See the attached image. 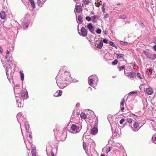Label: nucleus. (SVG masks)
<instances>
[{"instance_id":"1","label":"nucleus","mask_w":156,"mask_h":156,"mask_svg":"<svg viewBox=\"0 0 156 156\" xmlns=\"http://www.w3.org/2000/svg\"><path fill=\"white\" fill-rule=\"evenodd\" d=\"M62 68L60 69L55 78L58 86L61 89L69 85L73 80L69 72L66 69V67Z\"/></svg>"},{"instance_id":"2","label":"nucleus","mask_w":156,"mask_h":156,"mask_svg":"<svg viewBox=\"0 0 156 156\" xmlns=\"http://www.w3.org/2000/svg\"><path fill=\"white\" fill-rule=\"evenodd\" d=\"M16 97H18V98H17L16 101L17 104V105L18 107H22L23 105V102L24 99H26L28 98V95L27 91L26 90H24V91L21 93L20 95L19 96L15 95Z\"/></svg>"},{"instance_id":"3","label":"nucleus","mask_w":156,"mask_h":156,"mask_svg":"<svg viewBox=\"0 0 156 156\" xmlns=\"http://www.w3.org/2000/svg\"><path fill=\"white\" fill-rule=\"evenodd\" d=\"M5 57V62L4 61H2V62L3 66H4L6 67L5 70L8 79L9 80L10 79L9 78V74L8 73V72L9 71V69L11 67V66H9V63H11V61H12V57H11L9 58L7 56H6Z\"/></svg>"},{"instance_id":"4","label":"nucleus","mask_w":156,"mask_h":156,"mask_svg":"<svg viewBox=\"0 0 156 156\" xmlns=\"http://www.w3.org/2000/svg\"><path fill=\"white\" fill-rule=\"evenodd\" d=\"M98 81V78L96 75L90 76L88 78V83L90 86L94 88V86L97 85Z\"/></svg>"},{"instance_id":"5","label":"nucleus","mask_w":156,"mask_h":156,"mask_svg":"<svg viewBox=\"0 0 156 156\" xmlns=\"http://www.w3.org/2000/svg\"><path fill=\"white\" fill-rule=\"evenodd\" d=\"M82 124L80 123L72 124L70 128V133L76 134L79 133L82 129Z\"/></svg>"},{"instance_id":"6","label":"nucleus","mask_w":156,"mask_h":156,"mask_svg":"<svg viewBox=\"0 0 156 156\" xmlns=\"http://www.w3.org/2000/svg\"><path fill=\"white\" fill-rule=\"evenodd\" d=\"M144 54L149 59L154 60L156 58V55L151 51L144 50Z\"/></svg>"},{"instance_id":"7","label":"nucleus","mask_w":156,"mask_h":156,"mask_svg":"<svg viewBox=\"0 0 156 156\" xmlns=\"http://www.w3.org/2000/svg\"><path fill=\"white\" fill-rule=\"evenodd\" d=\"M108 120L109 122L110 123V124L112 131V132H113V135L115 136H117V135H119V133H116L115 132H113V131L115 129V128L114 127L116 125V124L115 123L112 122L111 124V122H110L111 121L110 120V119H108Z\"/></svg>"},{"instance_id":"8","label":"nucleus","mask_w":156,"mask_h":156,"mask_svg":"<svg viewBox=\"0 0 156 156\" xmlns=\"http://www.w3.org/2000/svg\"><path fill=\"white\" fill-rule=\"evenodd\" d=\"M141 127V126L139 125V123L137 122H134L133 126H131V128L132 130L134 132L138 131Z\"/></svg>"},{"instance_id":"9","label":"nucleus","mask_w":156,"mask_h":156,"mask_svg":"<svg viewBox=\"0 0 156 156\" xmlns=\"http://www.w3.org/2000/svg\"><path fill=\"white\" fill-rule=\"evenodd\" d=\"M78 33L80 36L83 37H85L87 35V31L84 27H82L80 30V32H79Z\"/></svg>"},{"instance_id":"10","label":"nucleus","mask_w":156,"mask_h":156,"mask_svg":"<svg viewBox=\"0 0 156 156\" xmlns=\"http://www.w3.org/2000/svg\"><path fill=\"white\" fill-rule=\"evenodd\" d=\"M87 27L92 34H95L94 27L91 23H89L88 24Z\"/></svg>"},{"instance_id":"11","label":"nucleus","mask_w":156,"mask_h":156,"mask_svg":"<svg viewBox=\"0 0 156 156\" xmlns=\"http://www.w3.org/2000/svg\"><path fill=\"white\" fill-rule=\"evenodd\" d=\"M16 117L18 121L19 119H21L23 120V121H25V116L24 115H23V114L22 112H20L16 116Z\"/></svg>"},{"instance_id":"12","label":"nucleus","mask_w":156,"mask_h":156,"mask_svg":"<svg viewBox=\"0 0 156 156\" xmlns=\"http://www.w3.org/2000/svg\"><path fill=\"white\" fill-rule=\"evenodd\" d=\"M98 129L96 127H93L91 129V133L92 135H94L98 133Z\"/></svg>"},{"instance_id":"13","label":"nucleus","mask_w":156,"mask_h":156,"mask_svg":"<svg viewBox=\"0 0 156 156\" xmlns=\"http://www.w3.org/2000/svg\"><path fill=\"white\" fill-rule=\"evenodd\" d=\"M116 55L117 56V58H118L119 59L121 60L124 59V54H122L117 53L116 54Z\"/></svg>"},{"instance_id":"14","label":"nucleus","mask_w":156,"mask_h":156,"mask_svg":"<svg viewBox=\"0 0 156 156\" xmlns=\"http://www.w3.org/2000/svg\"><path fill=\"white\" fill-rule=\"evenodd\" d=\"M14 46L12 44H9L8 45L7 50H8L10 52V53L12 52L14 50Z\"/></svg>"},{"instance_id":"15","label":"nucleus","mask_w":156,"mask_h":156,"mask_svg":"<svg viewBox=\"0 0 156 156\" xmlns=\"http://www.w3.org/2000/svg\"><path fill=\"white\" fill-rule=\"evenodd\" d=\"M29 123L26 121L25 122V128L27 132H29L30 131L29 129Z\"/></svg>"},{"instance_id":"16","label":"nucleus","mask_w":156,"mask_h":156,"mask_svg":"<svg viewBox=\"0 0 156 156\" xmlns=\"http://www.w3.org/2000/svg\"><path fill=\"white\" fill-rule=\"evenodd\" d=\"M62 91L61 90L57 91L54 94L55 97H58L62 95Z\"/></svg>"},{"instance_id":"17","label":"nucleus","mask_w":156,"mask_h":156,"mask_svg":"<svg viewBox=\"0 0 156 156\" xmlns=\"http://www.w3.org/2000/svg\"><path fill=\"white\" fill-rule=\"evenodd\" d=\"M146 91L147 93L149 95H151L153 93V89L150 87L147 88L146 89Z\"/></svg>"},{"instance_id":"18","label":"nucleus","mask_w":156,"mask_h":156,"mask_svg":"<svg viewBox=\"0 0 156 156\" xmlns=\"http://www.w3.org/2000/svg\"><path fill=\"white\" fill-rule=\"evenodd\" d=\"M96 19H98V16L97 15H94L91 17V20L93 22L96 23L97 20Z\"/></svg>"},{"instance_id":"19","label":"nucleus","mask_w":156,"mask_h":156,"mask_svg":"<svg viewBox=\"0 0 156 156\" xmlns=\"http://www.w3.org/2000/svg\"><path fill=\"white\" fill-rule=\"evenodd\" d=\"M76 12L78 13H80L82 11V9L81 6L78 5L76 7Z\"/></svg>"},{"instance_id":"20","label":"nucleus","mask_w":156,"mask_h":156,"mask_svg":"<svg viewBox=\"0 0 156 156\" xmlns=\"http://www.w3.org/2000/svg\"><path fill=\"white\" fill-rule=\"evenodd\" d=\"M0 17L2 19H4L6 16L5 12L3 11H2L0 13Z\"/></svg>"},{"instance_id":"21","label":"nucleus","mask_w":156,"mask_h":156,"mask_svg":"<svg viewBox=\"0 0 156 156\" xmlns=\"http://www.w3.org/2000/svg\"><path fill=\"white\" fill-rule=\"evenodd\" d=\"M22 24L24 29H26L28 26L29 23L28 22H23Z\"/></svg>"},{"instance_id":"22","label":"nucleus","mask_w":156,"mask_h":156,"mask_svg":"<svg viewBox=\"0 0 156 156\" xmlns=\"http://www.w3.org/2000/svg\"><path fill=\"white\" fill-rule=\"evenodd\" d=\"M30 2L31 4V5L34 9L35 8V3L34 0H28Z\"/></svg>"},{"instance_id":"23","label":"nucleus","mask_w":156,"mask_h":156,"mask_svg":"<svg viewBox=\"0 0 156 156\" xmlns=\"http://www.w3.org/2000/svg\"><path fill=\"white\" fill-rule=\"evenodd\" d=\"M82 17L81 16H79L78 17L77 22L78 23H81L83 22Z\"/></svg>"},{"instance_id":"24","label":"nucleus","mask_w":156,"mask_h":156,"mask_svg":"<svg viewBox=\"0 0 156 156\" xmlns=\"http://www.w3.org/2000/svg\"><path fill=\"white\" fill-rule=\"evenodd\" d=\"M20 73L21 76V79L22 81H23L24 79V75L23 73V71L22 70H20Z\"/></svg>"},{"instance_id":"25","label":"nucleus","mask_w":156,"mask_h":156,"mask_svg":"<svg viewBox=\"0 0 156 156\" xmlns=\"http://www.w3.org/2000/svg\"><path fill=\"white\" fill-rule=\"evenodd\" d=\"M32 156H36V153L35 148L34 147L31 151Z\"/></svg>"},{"instance_id":"26","label":"nucleus","mask_w":156,"mask_h":156,"mask_svg":"<svg viewBox=\"0 0 156 156\" xmlns=\"http://www.w3.org/2000/svg\"><path fill=\"white\" fill-rule=\"evenodd\" d=\"M152 140L153 143L156 144V135H154L153 136Z\"/></svg>"},{"instance_id":"27","label":"nucleus","mask_w":156,"mask_h":156,"mask_svg":"<svg viewBox=\"0 0 156 156\" xmlns=\"http://www.w3.org/2000/svg\"><path fill=\"white\" fill-rule=\"evenodd\" d=\"M80 116L82 119H85L87 117L86 114L83 113H81L80 115Z\"/></svg>"},{"instance_id":"28","label":"nucleus","mask_w":156,"mask_h":156,"mask_svg":"<svg viewBox=\"0 0 156 156\" xmlns=\"http://www.w3.org/2000/svg\"><path fill=\"white\" fill-rule=\"evenodd\" d=\"M103 45V42L101 41L100 42L99 44L97 45V48H101L102 47Z\"/></svg>"},{"instance_id":"29","label":"nucleus","mask_w":156,"mask_h":156,"mask_svg":"<svg viewBox=\"0 0 156 156\" xmlns=\"http://www.w3.org/2000/svg\"><path fill=\"white\" fill-rule=\"evenodd\" d=\"M137 93V92L136 91H132L129 92L128 94V95H134L135 94H136Z\"/></svg>"},{"instance_id":"30","label":"nucleus","mask_w":156,"mask_h":156,"mask_svg":"<svg viewBox=\"0 0 156 156\" xmlns=\"http://www.w3.org/2000/svg\"><path fill=\"white\" fill-rule=\"evenodd\" d=\"M112 149V147H109L107 149L105 152L107 154L109 152H110Z\"/></svg>"},{"instance_id":"31","label":"nucleus","mask_w":156,"mask_h":156,"mask_svg":"<svg viewBox=\"0 0 156 156\" xmlns=\"http://www.w3.org/2000/svg\"><path fill=\"white\" fill-rule=\"evenodd\" d=\"M120 43L121 44L123 45H126L128 44V43L127 42H123L122 41H121Z\"/></svg>"},{"instance_id":"32","label":"nucleus","mask_w":156,"mask_h":156,"mask_svg":"<svg viewBox=\"0 0 156 156\" xmlns=\"http://www.w3.org/2000/svg\"><path fill=\"white\" fill-rule=\"evenodd\" d=\"M125 66H124V65H123L122 66L118 67V68L119 71H121V70H122L123 69L125 68Z\"/></svg>"},{"instance_id":"33","label":"nucleus","mask_w":156,"mask_h":156,"mask_svg":"<svg viewBox=\"0 0 156 156\" xmlns=\"http://www.w3.org/2000/svg\"><path fill=\"white\" fill-rule=\"evenodd\" d=\"M27 133H29L27 134V137H29L30 139H31L32 138V136L31 135V133H30L29 132H27Z\"/></svg>"},{"instance_id":"34","label":"nucleus","mask_w":156,"mask_h":156,"mask_svg":"<svg viewBox=\"0 0 156 156\" xmlns=\"http://www.w3.org/2000/svg\"><path fill=\"white\" fill-rule=\"evenodd\" d=\"M125 100L124 98H123L121 102V106H123L124 105Z\"/></svg>"},{"instance_id":"35","label":"nucleus","mask_w":156,"mask_h":156,"mask_svg":"<svg viewBox=\"0 0 156 156\" xmlns=\"http://www.w3.org/2000/svg\"><path fill=\"white\" fill-rule=\"evenodd\" d=\"M135 76V73H132L131 74L129 75V76L131 78H133Z\"/></svg>"},{"instance_id":"36","label":"nucleus","mask_w":156,"mask_h":156,"mask_svg":"<svg viewBox=\"0 0 156 156\" xmlns=\"http://www.w3.org/2000/svg\"><path fill=\"white\" fill-rule=\"evenodd\" d=\"M118 62V60L117 59H115L113 62H112V65H116L117 63Z\"/></svg>"},{"instance_id":"37","label":"nucleus","mask_w":156,"mask_h":156,"mask_svg":"<svg viewBox=\"0 0 156 156\" xmlns=\"http://www.w3.org/2000/svg\"><path fill=\"white\" fill-rule=\"evenodd\" d=\"M127 122L129 123H131L132 122L133 119L130 118H127Z\"/></svg>"},{"instance_id":"38","label":"nucleus","mask_w":156,"mask_h":156,"mask_svg":"<svg viewBox=\"0 0 156 156\" xmlns=\"http://www.w3.org/2000/svg\"><path fill=\"white\" fill-rule=\"evenodd\" d=\"M83 2L85 5H87L89 3V0H83Z\"/></svg>"},{"instance_id":"39","label":"nucleus","mask_w":156,"mask_h":156,"mask_svg":"<svg viewBox=\"0 0 156 156\" xmlns=\"http://www.w3.org/2000/svg\"><path fill=\"white\" fill-rule=\"evenodd\" d=\"M96 32L98 34H101V30L100 29H97L96 30Z\"/></svg>"},{"instance_id":"40","label":"nucleus","mask_w":156,"mask_h":156,"mask_svg":"<svg viewBox=\"0 0 156 156\" xmlns=\"http://www.w3.org/2000/svg\"><path fill=\"white\" fill-rule=\"evenodd\" d=\"M83 147L84 149L85 150L86 149V144L84 142L83 143Z\"/></svg>"},{"instance_id":"41","label":"nucleus","mask_w":156,"mask_h":156,"mask_svg":"<svg viewBox=\"0 0 156 156\" xmlns=\"http://www.w3.org/2000/svg\"><path fill=\"white\" fill-rule=\"evenodd\" d=\"M109 44L112 46H113V47H115V44H114V43L112 42L111 41H110L109 42Z\"/></svg>"},{"instance_id":"42","label":"nucleus","mask_w":156,"mask_h":156,"mask_svg":"<svg viewBox=\"0 0 156 156\" xmlns=\"http://www.w3.org/2000/svg\"><path fill=\"white\" fill-rule=\"evenodd\" d=\"M137 75L140 80H141L142 79L141 76V74L139 73H137Z\"/></svg>"},{"instance_id":"43","label":"nucleus","mask_w":156,"mask_h":156,"mask_svg":"<svg viewBox=\"0 0 156 156\" xmlns=\"http://www.w3.org/2000/svg\"><path fill=\"white\" fill-rule=\"evenodd\" d=\"M86 19L88 21H90L91 20V18L90 16H87L86 17Z\"/></svg>"},{"instance_id":"44","label":"nucleus","mask_w":156,"mask_h":156,"mask_svg":"<svg viewBox=\"0 0 156 156\" xmlns=\"http://www.w3.org/2000/svg\"><path fill=\"white\" fill-rule=\"evenodd\" d=\"M125 119H122L120 121V124H122L124 122Z\"/></svg>"},{"instance_id":"45","label":"nucleus","mask_w":156,"mask_h":156,"mask_svg":"<svg viewBox=\"0 0 156 156\" xmlns=\"http://www.w3.org/2000/svg\"><path fill=\"white\" fill-rule=\"evenodd\" d=\"M105 4H104L103 5V7H102V12H103V13H105V9L104 8V5Z\"/></svg>"},{"instance_id":"46","label":"nucleus","mask_w":156,"mask_h":156,"mask_svg":"<svg viewBox=\"0 0 156 156\" xmlns=\"http://www.w3.org/2000/svg\"><path fill=\"white\" fill-rule=\"evenodd\" d=\"M107 41V40L105 39H104L103 40V42L106 44H108V43Z\"/></svg>"},{"instance_id":"47","label":"nucleus","mask_w":156,"mask_h":156,"mask_svg":"<svg viewBox=\"0 0 156 156\" xmlns=\"http://www.w3.org/2000/svg\"><path fill=\"white\" fill-rule=\"evenodd\" d=\"M126 18V16H121V17H120V18L122 19H125Z\"/></svg>"},{"instance_id":"48","label":"nucleus","mask_w":156,"mask_h":156,"mask_svg":"<svg viewBox=\"0 0 156 156\" xmlns=\"http://www.w3.org/2000/svg\"><path fill=\"white\" fill-rule=\"evenodd\" d=\"M3 50L2 47L0 45V53H2V52Z\"/></svg>"},{"instance_id":"49","label":"nucleus","mask_w":156,"mask_h":156,"mask_svg":"<svg viewBox=\"0 0 156 156\" xmlns=\"http://www.w3.org/2000/svg\"><path fill=\"white\" fill-rule=\"evenodd\" d=\"M80 106V103H77L76 105V107H79Z\"/></svg>"},{"instance_id":"50","label":"nucleus","mask_w":156,"mask_h":156,"mask_svg":"<svg viewBox=\"0 0 156 156\" xmlns=\"http://www.w3.org/2000/svg\"><path fill=\"white\" fill-rule=\"evenodd\" d=\"M9 53H10V52L8 50H7L6 51L5 53L6 54L8 55L9 54Z\"/></svg>"},{"instance_id":"51","label":"nucleus","mask_w":156,"mask_h":156,"mask_svg":"<svg viewBox=\"0 0 156 156\" xmlns=\"http://www.w3.org/2000/svg\"><path fill=\"white\" fill-rule=\"evenodd\" d=\"M51 156H55L54 153L52 151H51Z\"/></svg>"},{"instance_id":"52","label":"nucleus","mask_w":156,"mask_h":156,"mask_svg":"<svg viewBox=\"0 0 156 156\" xmlns=\"http://www.w3.org/2000/svg\"><path fill=\"white\" fill-rule=\"evenodd\" d=\"M140 25L141 27H144V23H140Z\"/></svg>"},{"instance_id":"53","label":"nucleus","mask_w":156,"mask_h":156,"mask_svg":"<svg viewBox=\"0 0 156 156\" xmlns=\"http://www.w3.org/2000/svg\"><path fill=\"white\" fill-rule=\"evenodd\" d=\"M124 109V108L123 107H121L120 110L121 111H123Z\"/></svg>"},{"instance_id":"54","label":"nucleus","mask_w":156,"mask_h":156,"mask_svg":"<svg viewBox=\"0 0 156 156\" xmlns=\"http://www.w3.org/2000/svg\"><path fill=\"white\" fill-rule=\"evenodd\" d=\"M100 5V4L99 3H97V4L96 5V6L97 7H99V6Z\"/></svg>"},{"instance_id":"55","label":"nucleus","mask_w":156,"mask_h":156,"mask_svg":"<svg viewBox=\"0 0 156 156\" xmlns=\"http://www.w3.org/2000/svg\"><path fill=\"white\" fill-rule=\"evenodd\" d=\"M105 18H106V17H107L108 16V14H106L105 15Z\"/></svg>"},{"instance_id":"56","label":"nucleus","mask_w":156,"mask_h":156,"mask_svg":"<svg viewBox=\"0 0 156 156\" xmlns=\"http://www.w3.org/2000/svg\"><path fill=\"white\" fill-rule=\"evenodd\" d=\"M149 72L151 73H152V70L151 69H150L149 70Z\"/></svg>"},{"instance_id":"57","label":"nucleus","mask_w":156,"mask_h":156,"mask_svg":"<svg viewBox=\"0 0 156 156\" xmlns=\"http://www.w3.org/2000/svg\"><path fill=\"white\" fill-rule=\"evenodd\" d=\"M37 0V2L38 3H40L41 1V0Z\"/></svg>"},{"instance_id":"58","label":"nucleus","mask_w":156,"mask_h":156,"mask_svg":"<svg viewBox=\"0 0 156 156\" xmlns=\"http://www.w3.org/2000/svg\"><path fill=\"white\" fill-rule=\"evenodd\" d=\"M154 50L156 51V45H155L154 46Z\"/></svg>"},{"instance_id":"59","label":"nucleus","mask_w":156,"mask_h":156,"mask_svg":"<svg viewBox=\"0 0 156 156\" xmlns=\"http://www.w3.org/2000/svg\"><path fill=\"white\" fill-rule=\"evenodd\" d=\"M59 133H58L57 134V135H56V136L58 137V136H60V135L59 134Z\"/></svg>"},{"instance_id":"60","label":"nucleus","mask_w":156,"mask_h":156,"mask_svg":"<svg viewBox=\"0 0 156 156\" xmlns=\"http://www.w3.org/2000/svg\"><path fill=\"white\" fill-rule=\"evenodd\" d=\"M91 15H93L95 14L94 12H92L91 13Z\"/></svg>"},{"instance_id":"61","label":"nucleus","mask_w":156,"mask_h":156,"mask_svg":"<svg viewBox=\"0 0 156 156\" xmlns=\"http://www.w3.org/2000/svg\"><path fill=\"white\" fill-rule=\"evenodd\" d=\"M20 86V85L19 84H17L16 86V87H19Z\"/></svg>"},{"instance_id":"62","label":"nucleus","mask_w":156,"mask_h":156,"mask_svg":"<svg viewBox=\"0 0 156 156\" xmlns=\"http://www.w3.org/2000/svg\"><path fill=\"white\" fill-rule=\"evenodd\" d=\"M16 89L15 88L14 89V92L15 93H16Z\"/></svg>"},{"instance_id":"63","label":"nucleus","mask_w":156,"mask_h":156,"mask_svg":"<svg viewBox=\"0 0 156 156\" xmlns=\"http://www.w3.org/2000/svg\"><path fill=\"white\" fill-rule=\"evenodd\" d=\"M154 41L156 42H154V43H155L156 42V37L155 38L154 42Z\"/></svg>"},{"instance_id":"64","label":"nucleus","mask_w":156,"mask_h":156,"mask_svg":"<svg viewBox=\"0 0 156 156\" xmlns=\"http://www.w3.org/2000/svg\"><path fill=\"white\" fill-rule=\"evenodd\" d=\"M91 111V114H94V112H93V111Z\"/></svg>"}]
</instances>
